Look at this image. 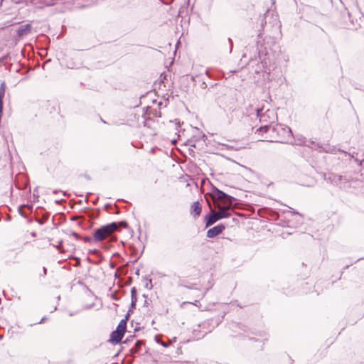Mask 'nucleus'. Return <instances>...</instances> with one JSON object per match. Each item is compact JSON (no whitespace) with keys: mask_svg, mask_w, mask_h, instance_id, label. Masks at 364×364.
<instances>
[{"mask_svg":"<svg viewBox=\"0 0 364 364\" xmlns=\"http://www.w3.org/2000/svg\"><path fill=\"white\" fill-rule=\"evenodd\" d=\"M214 202V206L218 209L215 211L210 208V213L205 217V227H209L223 218L230 217V210L233 209L236 199L218 188L213 186L209 193Z\"/></svg>","mask_w":364,"mask_h":364,"instance_id":"nucleus-1","label":"nucleus"},{"mask_svg":"<svg viewBox=\"0 0 364 364\" xmlns=\"http://www.w3.org/2000/svg\"><path fill=\"white\" fill-rule=\"evenodd\" d=\"M257 132L262 134V141L292 144L294 138L291 129L283 124H264Z\"/></svg>","mask_w":364,"mask_h":364,"instance_id":"nucleus-2","label":"nucleus"},{"mask_svg":"<svg viewBox=\"0 0 364 364\" xmlns=\"http://www.w3.org/2000/svg\"><path fill=\"white\" fill-rule=\"evenodd\" d=\"M128 224L126 221L112 222L97 228L93 232L95 242H102L107 238H112L113 233L121 228H126Z\"/></svg>","mask_w":364,"mask_h":364,"instance_id":"nucleus-3","label":"nucleus"},{"mask_svg":"<svg viewBox=\"0 0 364 364\" xmlns=\"http://www.w3.org/2000/svg\"><path fill=\"white\" fill-rule=\"evenodd\" d=\"M257 116L259 117V121L264 123H272L277 118V113L272 109H267L263 112V109L257 108L255 109Z\"/></svg>","mask_w":364,"mask_h":364,"instance_id":"nucleus-4","label":"nucleus"},{"mask_svg":"<svg viewBox=\"0 0 364 364\" xmlns=\"http://www.w3.org/2000/svg\"><path fill=\"white\" fill-rule=\"evenodd\" d=\"M329 179L332 183L336 186H339L341 188H346V183L348 182V180L341 175L332 174L329 176Z\"/></svg>","mask_w":364,"mask_h":364,"instance_id":"nucleus-5","label":"nucleus"},{"mask_svg":"<svg viewBox=\"0 0 364 364\" xmlns=\"http://www.w3.org/2000/svg\"><path fill=\"white\" fill-rule=\"evenodd\" d=\"M225 229V226L223 224L218 225L210 229H209L207 232V237L209 238H213L218 235H219Z\"/></svg>","mask_w":364,"mask_h":364,"instance_id":"nucleus-6","label":"nucleus"},{"mask_svg":"<svg viewBox=\"0 0 364 364\" xmlns=\"http://www.w3.org/2000/svg\"><path fill=\"white\" fill-rule=\"evenodd\" d=\"M31 31V25L29 23H26V24L20 26L18 28L16 32H17L18 36L21 37V36H26L28 33H30Z\"/></svg>","mask_w":364,"mask_h":364,"instance_id":"nucleus-7","label":"nucleus"},{"mask_svg":"<svg viewBox=\"0 0 364 364\" xmlns=\"http://www.w3.org/2000/svg\"><path fill=\"white\" fill-rule=\"evenodd\" d=\"M201 205L198 201H196L193 203L191 208V215L196 218L200 216L201 213Z\"/></svg>","mask_w":364,"mask_h":364,"instance_id":"nucleus-8","label":"nucleus"},{"mask_svg":"<svg viewBox=\"0 0 364 364\" xmlns=\"http://www.w3.org/2000/svg\"><path fill=\"white\" fill-rule=\"evenodd\" d=\"M124 335L117 331H114L111 333L109 341L112 343H119L121 342Z\"/></svg>","mask_w":364,"mask_h":364,"instance_id":"nucleus-9","label":"nucleus"},{"mask_svg":"<svg viewBox=\"0 0 364 364\" xmlns=\"http://www.w3.org/2000/svg\"><path fill=\"white\" fill-rule=\"evenodd\" d=\"M144 343L142 341L138 340L135 343V346L130 350L132 354L137 353L140 351V349Z\"/></svg>","mask_w":364,"mask_h":364,"instance_id":"nucleus-10","label":"nucleus"},{"mask_svg":"<svg viewBox=\"0 0 364 364\" xmlns=\"http://www.w3.org/2000/svg\"><path fill=\"white\" fill-rule=\"evenodd\" d=\"M131 311H132V309H129L128 312L127 313L126 316H125V318L122 319L118 326H123L124 328H127V321L129 317V315L131 314Z\"/></svg>","mask_w":364,"mask_h":364,"instance_id":"nucleus-11","label":"nucleus"},{"mask_svg":"<svg viewBox=\"0 0 364 364\" xmlns=\"http://www.w3.org/2000/svg\"><path fill=\"white\" fill-rule=\"evenodd\" d=\"M143 282L144 283V287L149 290L153 288V284L151 279H147L146 277H144L143 279Z\"/></svg>","mask_w":364,"mask_h":364,"instance_id":"nucleus-12","label":"nucleus"},{"mask_svg":"<svg viewBox=\"0 0 364 364\" xmlns=\"http://www.w3.org/2000/svg\"><path fill=\"white\" fill-rule=\"evenodd\" d=\"M149 109L150 114H153V116L156 117H161V113L159 110H158L156 109H152L150 107H149Z\"/></svg>","mask_w":364,"mask_h":364,"instance_id":"nucleus-13","label":"nucleus"},{"mask_svg":"<svg viewBox=\"0 0 364 364\" xmlns=\"http://www.w3.org/2000/svg\"><path fill=\"white\" fill-rule=\"evenodd\" d=\"M48 215L46 213V214H44L41 219L36 218V221L39 225H43L45 223V222L48 220Z\"/></svg>","mask_w":364,"mask_h":364,"instance_id":"nucleus-14","label":"nucleus"},{"mask_svg":"<svg viewBox=\"0 0 364 364\" xmlns=\"http://www.w3.org/2000/svg\"><path fill=\"white\" fill-rule=\"evenodd\" d=\"M155 341L157 343H159L161 344L162 346L165 347V348H167L169 346V343H165L163 341H161V339L160 338L159 336H155Z\"/></svg>","mask_w":364,"mask_h":364,"instance_id":"nucleus-15","label":"nucleus"},{"mask_svg":"<svg viewBox=\"0 0 364 364\" xmlns=\"http://www.w3.org/2000/svg\"><path fill=\"white\" fill-rule=\"evenodd\" d=\"M26 207H28V208H31V206L26 205H21V206H19V208H18V213H19V214H20L22 217L25 218H27V215H26V214L23 211V208H26Z\"/></svg>","mask_w":364,"mask_h":364,"instance_id":"nucleus-16","label":"nucleus"},{"mask_svg":"<svg viewBox=\"0 0 364 364\" xmlns=\"http://www.w3.org/2000/svg\"><path fill=\"white\" fill-rule=\"evenodd\" d=\"M131 299H133V300L137 299L136 289L135 287H132L131 289Z\"/></svg>","mask_w":364,"mask_h":364,"instance_id":"nucleus-17","label":"nucleus"},{"mask_svg":"<svg viewBox=\"0 0 364 364\" xmlns=\"http://www.w3.org/2000/svg\"><path fill=\"white\" fill-rule=\"evenodd\" d=\"M336 148L335 146L333 147H328V149H326L323 148V151H326V152H329V153H332V154H336Z\"/></svg>","mask_w":364,"mask_h":364,"instance_id":"nucleus-18","label":"nucleus"},{"mask_svg":"<svg viewBox=\"0 0 364 364\" xmlns=\"http://www.w3.org/2000/svg\"><path fill=\"white\" fill-rule=\"evenodd\" d=\"M168 74L166 72H164L161 74L160 80L162 82H165V80H167Z\"/></svg>","mask_w":364,"mask_h":364,"instance_id":"nucleus-19","label":"nucleus"},{"mask_svg":"<svg viewBox=\"0 0 364 364\" xmlns=\"http://www.w3.org/2000/svg\"><path fill=\"white\" fill-rule=\"evenodd\" d=\"M82 240L85 242H89V243H93V242H95V240H94V237H82Z\"/></svg>","mask_w":364,"mask_h":364,"instance_id":"nucleus-20","label":"nucleus"},{"mask_svg":"<svg viewBox=\"0 0 364 364\" xmlns=\"http://www.w3.org/2000/svg\"><path fill=\"white\" fill-rule=\"evenodd\" d=\"M126 328H124L123 326H117V328L115 331L122 333L123 335H124V333L126 331Z\"/></svg>","mask_w":364,"mask_h":364,"instance_id":"nucleus-21","label":"nucleus"},{"mask_svg":"<svg viewBox=\"0 0 364 364\" xmlns=\"http://www.w3.org/2000/svg\"><path fill=\"white\" fill-rule=\"evenodd\" d=\"M136 301H137V299H135V300L131 299V304H130V307H129V309H132L131 313L133 311V309H134L136 308Z\"/></svg>","mask_w":364,"mask_h":364,"instance_id":"nucleus-22","label":"nucleus"},{"mask_svg":"<svg viewBox=\"0 0 364 364\" xmlns=\"http://www.w3.org/2000/svg\"><path fill=\"white\" fill-rule=\"evenodd\" d=\"M8 57H4L0 59V67L1 66H6V64L4 63L5 61L7 60Z\"/></svg>","mask_w":364,"mask_h":364,"instance_id":"nucleus-23","label":"nucleus"},{"mask_svg":"<svg viewBox=\"0 0 364 364\" xmlns=\"http://www.w3.org/2000/svg\"><path fill=\"white\" fill-rule=\"evenodd\" d=\"M305 141H304V138H299L298 139V142H296V144L297 145H302L303 144H304Z\"/></svg>","mask_w":364,"mask_h":364,"instance_id":"nucleus-24","label":"nucleus"},{"mask_svg":"<svg viewBox=\"0 0 364 364\" xmlns=\"http://www.w3.org/2000/svg\"><path fill=\"white\" fill-rule=\"evenodd\" d=\"M89 252L91 253V254H95V255H99L100 254V251L98 250H96V249L91 250H90Z\"/></svg>","mask_w":364,"mask_h":364,"instance_id":"nucleus-25","label":"nucleus"},{"mask_svg":"<svg viewBox=\"0 0 364 364\" xmlns=\"http://www.w3.org/2000/svg\"><path fill=\"white\" fill-rule=\"evenodd\" d=\"M228 42L230 43V53H231L232 49V41L230 38H228Z\"/></svg>","mask_w":364,"mask_h":364,"instance_id":"nucleus-26","label":"nucleus"},{"mask_svg":"<svg viewBox=\"0 0 364 364\" xmlns=\"http://www.w3.org/2000/svg\"><path fill=\"white\" fill-rule=\"evenodd\" d=\"M72 235L73 237H75V238H77V239H80V235L77 232H72Z\"/></svg>","mask_w":364,"mask_h":364,"instance_id":"nucleus-27","label":"nucleus"},{"mask_svg":"<svg viewBox=\"0 0 364 364\" xmlns=\"http://www.w3.org/2000/svg\"><path fill=\"white\" fill-rule=\"evenodd\" d=\"M43 275H44V276H45V275H46V274H47V269H46V267H43Z\"/></svg>","mask_w":364,"mask_h":364,"instance_id":"nucleus-28","label":"nucleus"},{"mask_svg":"<svg viewBox=\"0 0 364 364\" xmlns=\"http://www.w3.org/2000/svg\"><path fill=\"white\" fill-rule=\"evenodd\" d=\"M46 318L43 317L38 323H41L45 321Z\"/></svg>","mask_w":364,"mask_h":364,"instance_id":"nucleus-29","label":"nucleus"},{"mask_svg":"<svg viewBox=\"0 0 364 364\" xmlns=\"http://www.w3.org/2000/svg\"><path fill=\"white\" fill-rule=\"evenodd\" d=\"M355 161L358 163L359 165H361L362 164V161H359L358 159H355Z\"/></svg>","mask_w":364,"mask_h":364,"instance_id":"nucleus-30","label":"nucleus"},{"mask_svg":"<svg viewBox=\"0 0 364 364\" xmlns=\"http://www.w3.org/2000/svg\"><path fill=\"white\" fill-rule=\"evenodd\" d=\"M354 152L353 154H348V155L351 157V158H354Z\"/></svg>","mask_w":364,"mask_h":364,"instance_id":"nucleus-31","label":"nucleus"},{"mask_svg":"<svg viewBox=\"0 0 364 364\" xmlns=\"http://www.w3.org/2000/svg\"><path fill=\"white\" fill-rule=\"evenodd\" d=\"M204 72L206 75H208L209 73V70H204Z\"/></svg>","mask_w":364,"mask_h":364,"instance_id":"nucleus-32","label":"nucleus"},{"mask_svg":"<svg viewBox=\"0 0 364 364\" xmlns=\"http://www.w3.org/2000/svg\"><path fill=\"white\" fill-rule=\"evenodd\" d=\"M162 104H163V103H162L161 102H159V103H158V106H159V107H160V106H161V105H162Z\"/></svg>","mask_w":364,"mask_h":364,"instance_id":"nucleus-33","label":"nucleus"},{"mask_svg":"<svg viewBox=\"0 0 364 364\" xmlns=\"http://www.w3.org/2000/svg\"><path fill=\"white\" fill-rule=\"evenodd\" d=\"M21 68H28V69H30L31 68L30 66H28V67H22Z\"/></svg>","mask_w":364,"mask_h":364,"instance_id":"nucleus-34","label":"nucleus"},{"mask_svg":"<svg viewBox=\"0 0 364 364\" xmlns=\"http://www.w3.org/2000/svg\"><path fill=\"white\" fill-rule=\"evenodd\" d=\"M230 73H236V70H232L230 71Z\"/></svg>","mask_w":364,"mask_h":364,"instance_id":"nucleus-35","label":"nucleus"},{"mask_svg":"<svg viewBox=\"0 0 364 364\" xmlns=\"http://www.w3.org/2000/svg\"><path fill=\"white\" fill-rule=\"evenodd\" d=\"M31 235H32L33 237H35V236H36V233H35V232H32V233H31Z\"/></svg>","mask_w":364,"mask_h":364,"instance_id":"nucleus-36","label":"nucleus"},{"mask_svg":"<svg viewBox=\"0 0 364 364\" xmlns=\"http://www.w3.org/2000/svg\"><path fill=\"white\" fill-rule=\"evenodd\" d=\"M20 70H21L17 69V70H16V73H18Z\"/></svg>","mask_w":364,"mask_h":364,"instance_id":"nucleus-37","label":"nucleus"}]
</instances>
